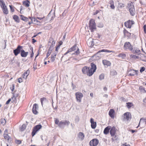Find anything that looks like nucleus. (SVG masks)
I'll return each instance as SVG.
<instances>
[{
    "label": "nucleus",
    "mask_w": 146,
    "mask_h": 146,
    "mask_svg": "<svg viewBox=\"0 0 146 146\" xmlns=\"http://www.w3.org/2000/svg\"><path fill=\"white\" fill-rule=\"evenodd\" d=\"M37 107H38L37 105L36 104H34L33 105L32 111L33 113L35 114H36L38 113V111H36Z\"/></svg>",
    "instance_id": "obj_14"
},
{
    "label": "nucleus",
    "mask_w": 146,
    "mask_h": 146,
    "mask_svg": "<svg viewBox=\"0 0 146 146\" xmlns=\"http://www.w3.org/2000/svg\"><path fill=\"white\" fill-rule=\"evenodd\" d=\"M114 110L112 109H110L109 111V115L112 118H114Z\"/></svg>",
    "instance_id": "obj_21"
},
{
    "label": "nucleus",
    "mask_w": 146,
    "mask_h": 146,
    "mask_svg": "<svg viewBox=\"0 0 146 146\" xmlns=\"http://www.w3.org/2000/svg\"><path fill=\"white\" fill-rule=\"evenodd\" d=\"M61 45V44H59L58 46H57L56 47V49H55V51H57L58 49L59 48H60V45Z\"/></svg>",
    "instance_id": "obj_54"
},
{
    "label": "nucleus",
    "mask_w": 146,
    "mask_h": 146,
    "mask_svg": "<svg viewBox=\"0 0 146 146\" xmlns=\"http://www.w3.org/2000/svg\"><path fill=\"white\" fill-rule=\"evenodd\" d=\"M144 30L145 33H146V25H145L143 26Z\"/></svg>",
    "instance_id": "obj_60"
},
{
    "label": "nucleus",
    "mask_w": 146,
    "mask_h": 146,
    "mask_svg": "<svg viewBox=\"0 0 146 146\" xmlns=\"http://www.w3.org/2000/svg\"><path fill=\"white\" fill-rule=\"evenodd\" d=\"M89 29L92 32H93L96 29V25L94 20L91 19L89 21Z\"/></svg>",
    "instance_id": "obj_1"
},
{
    "label": "nucleus",
    "mask_w": 146,
    "mask_h": 146,
    "mask_svg": "<svg viewBox=\"0 0 146 146\" xmlns=\"http://www.w3.org/2000/svg\"><path fill=\"white\" fill-rule=\"evenodd\" d=\"M29 74V71L28 70L23 74L22 76L23 78L24 79H26Z\"/></svg>",
    "instance_id": "obj_20"
},
{
    "label": "nucleus",
    "mask_w": 146,
    "mask_h": 146,
    "mask_svg": "<svg viewBox=\"0 0 146 146\" xmlns=\"http://www.w3.org/2000/svg\"><path fill=\"white\" fill-rule=\"evenodd\" d=\"M42 128L41 125H38L35 126L33 128L31 135L32 136H33L36 133V132L38 131Z\"/></svg>",
    "instance_id": "obj_3"
},
{
    "label": "nucleus",
    "mask_w": 146,
    "mask_h": 146,
    "mask_svg": "<svg viewBox=\"0 0 146 146\" xmlns=\"http://www.w3.org/2000/svg\"><path fill=\"white\" fill-rule=\"evenodd\" d=\"M121 146H130V145L129 144H127V143H125L124 144H122Z\"/></svg>",
    "instance_id": "obj_47"
},
{
    "label": "nucleus",
    "mask_w": 146,
    "mask_h": 146,
    "mask_svg": "<svg viewBox=\"0 0 146 146\" xmlns=\"http://www.w3.org/2000/svg\"><path fill=\"white\" fill-rule=\"evenodd\" d=\"M118 56L121 57L122 58H125L126 56V55L125 54H124L122 53L119 54Z\"/></svg>",
    "instance_id": "obj_39"
},
{
    "label": "nucleus",
    "mask_w": 146,
    "mask_h": 146,
    "mask_svg": "<svg viewBox=\"0 0 146 146\" xmlns=\"http://www.w3.org/2000/svg\"><path fill=\"white\" fill-rule=\"evenodd\" d=\"M77 50L75 52V53L76 54H79V49L76 46V45H74L72 47L70 48L64 54V55H65L69 53L70 52H71L72 51H74Z\"/></svg>",
    "instance_id": "obj_2"
},
{
    "label": "nucleus",
    "mask_w": 146,
    "mask_h": 146,
    "mask_svg": "<svg viewBox=\"0 0 146 146\" xmlns=\"http://www.w3.org/2000/svg\"><path fill=\"white\" fill-rule=\"evenodd\" d=\"M16 143H17L18 144H20L21 143V142L20 140H18L16 141Z\"/></svg>",
    "instance_id": "obj_59"
},
{
    "label": "nucleus",
    "mask_w": 146,
    "mask_h": 146,
    "mask_svg": "<svg viewBox=\"0 0 146 146\" xmlns=\"http://www.w3.org/2000/svg\"><path fill=\"white\" fill-rule=\"evenodd\" d=\"M30 19V20H31V22H29V23H28V24H29V25H31V24L32 23H33V19H32V18L31 17H29V19Z\"/></svg>",
    "instance_id": "obj_46"
},
{
    "label": "nucleus",
    "mask_w": 146,
    "mask_h": 146,
    "mask_svg": "<svg viewBox=\"0 0 146 146\" xmlns=\"http://www.w3.org/2000/svg\"><path fill=\"white\" fill-rule=\"evenodd\" d=\"M53 49V47H52L50 46L49 49L48 50V51L51 52L52 51Z\"/></svg>",
    "instance_id": "obj_56"
},
{
    "label": "nucleus",
    "mask_w": 146,
    "mask_h": 146,
    "mask_svg": "<svg viewBox=\"0 0 146 146\" xmlns=\"http://www.w3.org/2000/svg\"><path fill=\"white\" fill-rule=\"evenodd\" d=\"M95 72V71H94V70L88 67V74H87V75L90 76L93 74Z\"/></svg>",
    "instance_id": "obj_19"
},
{
    "label": "nucleus",
    "mask_w": 146,
    "mask_h": 146,
    "mask_svg": "<svg viewBox=\"0 0 146 146\" xmlns=\"http://www.w3.org/2000/svg\"><path fill=\"white\" fill-rule=\"evenodd\" d=\"M84 135L82 132H79L78 135V137L81 140H83L84 138Z\"/></svg>",
    "instance_id": "obj_16"
},
{
    "label": "nucleus",
    "mask_w": 146,
    "mask_h": 146,
    "mask_svg": "<svg viewBox=\"0 0 146 146\" xmlns=\"http://www.w3.org/2000/svg\"><path fill=\"white\" fill-rule=\"evenodd\" d=\"M134 24V22L133 21H131L129 20L124 23V25L125 27L129 28H131V25Z\"/></svg>",
    "instance_id": "obj_8"
},
{
    "label": "nucleus",
    "mask_w": 146,
    "mask_h": 146,
    "mask_svg": "<svg viewBox=\"0 0 146 146\" xmlns=\"http://www.w3.org/2000/svg\"><path fill=\"white\" fill-rule=\"evenodd\" d=\"M102 62H103V64L104 65L110 66L111 64V63L108 60H103L102 61Z\"/></svg>",
    "instance_id": "obj_24"
},
{
    "label": "nucleus",
    "mask_w": 146,
    "mask_h": 146,
    "mask_svg": "<svg viewBox=\"0 0 146 146\" xmlns=\"http://www.w3.org/2000/svg\"><path fill=\"white\" fill-rule=\"evenodd\" d=\"M50 43H51V44L50 46L53 47L55 45V42L54 39L52 38H50L49 39L48 45H50Z\"/></svg>",
    "instance_id": "obj_12"
},
{
    "label": "nucleus",
    "mask_w": 146,
    "mask_h": 146,
    "mask_svg": "<svg viewBox=\"0 0 146 146\" xmlns=\"http://www.w3.org/2000/svg\"><path fill=\"white\" fill-rule=\"evenodd\" d=\"M4 137L5 139L8 140H9L11 138L10 136H9L8 134L6 133H4Z\"/></svg>",
    "instance_id": "obj_33"
},
{
    "label": "nucleus",
    "mask_w": 146,
    "mask_h": 146,
    "mask_svg": "<svg viewBox=\"0 0 146 146\" xmlns=\"http://www.w3.org/2000/svg\"><path fill=\"white\" fill-rule=\"evenodd\" d=\"M36 64H37V63L36 62H35L34 63V65H33V68L34 70H35L36 69Z\"/></svg>",
    "instance_id": "obj_45"
},
{
    "label": "nucleus",
    "mask_w": 146,
    "mask_h": 146,
    "mask_svg": "<svg viewBox=\"0 0 146 146\" xmlns=\"http://www.w3.org/2000/svg\"><path fill=\"white\" fill-rule=\"evenodd\" d=\"M111 8L112 9H114L115 8V6L113 4H111L110 6Z\"/></svg>",
    "instance_id": "obj_62"
},
{
    "label": "nucleus",
    "mask_w": 146,
    "mask_h": 146,
    "mask_svg": "<svg viewBox=\"0 0 146 146\" xmlns=\"http://www.w3.org/2000/svg\"><path fill=\"white\" fill-rule=\"evenodd\" d=\"M98 140L96 139H94L90 141V146H96L98 145Z\"/></svg>",
    "instance_id": "obj_9"
},
{
    "label": "nucleus",
    "mask_w": 146,
    "mask_h": 146,
    "mask_svg": "<svg viewBox=\"0 0 146 146\" xmlns=\"http://www.w3.org/2000/svg\"><path fill=\"white\" fill-rule=\"evenodd\" d=\"M99 78L100 80H101L104 78V75L103 74H102L99 76Z\"/></svg>",
    "instance_id": "obj_42"
},
{
    "label": "nucleus",
    "mask_w": 146,
    "mask_h": 146,
    "mask_svg": "<svg viewBox=\"0 0 146 146\" xmlns=\"http://www.w3.org/2000/svg\"><path fill=\"white\" fill-rule=\"evenodd\" d=\"M88 67L86 66H84L82 69V72L84 74H87V75L88 72Z\"/></svg>",
    "instance_id": "obj_17"
},
{
    "label": "nucleus",
    "mask_w": 146,
    "mask_h": 146,
    "mask_svg": "<svg viewBox=\"0 0 146 146\" xmlns=\"http://www.w3.org/2000/svg\"><path fill=\"white\" fill-rule=\"evenodd\" d=\"M1 122L2 124H3V125H4L5 124L6 121L5 119H1Z\"/></svg>",
    "instance_id": "obj_40"
},
{
    "label": "nucleus",
    "mask_w": 146,
    "mask_h": 146,
    "mask_svg": "<svg viewBox=\"0 0 146 146\" xmlns=\"http://www.w3.org/2000/svg\"><path fill=\"white\" fill-rule=\"evenodd\" d=\"M139 89L141 92L143 93L146 92V91L145 90L144 88L142 86L139 87Z\"/></svg>",
    "instance_id": "obj_34"
},
{
    "label": "nucleus",
    "mask_w": 146,
    "mask_h": 146,
    "mask_svg": "<svg viewBox=\"0 0 146 146\" xmlns=\"http://www.w3.org/2000/svg\"><path fill=\"white\" fill-rule=\"evenodd\" d=\"M95 122L94 121V119L92 118H91V119H90V122H91V123H94Z\"/></svg>",
    "instance_id": "obj_64"
},
{
    "label": "nucleus",
    "mask_w": 146,
    "mask_h": 146,
    "mask_svg": "<svg viewBox=\"0 0 146 146\" xmlns=\"http://www.w3.org/2000/svg\"><path fill=\"white\" fill-rule=\"evenodd\" d=\"M96 126V122L91 123V127L93 129H95Z\"/></svg>",
    "instance_id": "obj_35"
},
{
    "label": "nucleus",
    "mask_w": 146,
    "mask_h": 146,
    "mask_svg": "<svg viewBox=\"0 0 146 146\" xmlns=\"http://www.w3.org/2000/svg\"><path fill=\"white\" fill-rule=\"evenodd\" d=\"M110 133L111 136L115 137L114 139L112 138V141L113 140L114 141V140H117V138H116V136L115 135L116 133L115 128V127H113L111 128Z\"/></svg>",
    "instance_id": "obj_6"
},
{
    "label": "nucleus",
    "mask_w": 146,
    "mask_h": 146,
    "mask_svg": "<svg viewBox=\"0 0 146 146\" xmlns=\"http://www.w3.org/2000/svg\"><path fill=\"white\" fill-rule=\"evenodd\" d=\"M110 128V127L108 126L105 128L104 130V134L106 135L109 132V130Z\"/></svg>",
    "instance_id": "obj_23"
},
{
    "label": "nucleus",
    "mask_w": 146,
    "mask_h": 146,
    "mask_svg": "<svg viewBox=\"0 0 146 146\" xmlns=\"http://www.w3.org/2000/svg\"><path fill=\"white\" fill-rule=\"evenodd\" d=\"M46 100V98H41L40 99V101L42 104V105H43V101Z\"/></svg>",
    "instance_id": "obj_50"
},
{
    "label": "nucleus",
    "mask_w": 146,
    "mask_h": 146,
    "mask_svg": "<svg viewBox=\"0 0 146 146\" xmlns=\"http://www.w3.org/2000/svg\"><path fill=\"white\" fill-rule=\"evenodd\" d=\"M90 65L91 66L90 68L94 70V71H96V65H95L94 63H91Z\"/></svg>",
    "instance_id": "obj_27"
},
{
    "label": "nucleus",
    "mask_w": 146,
    "mask_h": 146,
    "mask_svg": "<svg viewBox=\"0 0 146 146\" xmlns=\"http://www.w3.org/2000/svg\"><path fill=\"white\" fill-rule=\"evenodd\" d=\"M126 104H127V107L128 108L131 107L132 106V104L131 103L128 102Z\"/></svg>",
    "instance_id": "obj_43"
},
{
    "label": "nucleus",
    "mask_w": 146,
    "mask_h": 146,
    "mask_svg": "<svg viewBox=\"0 0 146 146\" xmlns=\"http://www.w3.org/2000/svg\"><path fill=\"white\" fill-rule=\"evenodd\" d=\"M56 53L54 52L53 54H52L51 57V61L52 62H53L55 60L56 58Z\"/></svg>",
    "instance_id": "obj_25"
},
{
    "label": "nucleus",
    "mask_w": 146,
    "mask_h": 146,
    "mask_svg": "<svg viewBox=\"0 0 146 146\" xmlns=\"http://www.w3.org/2000/svg\"><path fill=\"white\" fill-rule=\"evenodd\" d=\"M145 68L143 67H142L141 68V69L140 70V72H142L143 71L145 70Z\"/></svg>",
    "instance_id": "obj_48"
},
{
    "label": "nucleus",
    "mask_w": 146,
    "mask_h": 146,
    "mask_svg": "<svg viewBox=\"0 0 146 146\" xmlns=\"http://www.w3.org/2000/svg\"><path fill=\"white\" fill-rule=\"evenodd\" d=\"M21 19L22 20L25 21H29V18L24 17L23 15H21Z\"/></svg>",
    "instance_id": "obj_32"
},
{
    "label": "nucleus",
    "mask_w": 146,
    "mask_h": 146,
    "mask_svg": "<svg viewBox=\"0 0 146 146\" xmlns=\"http://www.w3.org/2000/svg\"><path fill=\"white\" fill-rule=\"evenodd\" d=\"M23 48L22 46L18 45L16 49L13 50V53L15 56H17L21 52L22 49Z\"/></svg>",
    "instance_id": "obj_7"
},
{
    "label": "nucleus",
    "mask_w": 146,
    "mask_h": 146,
    "mask_svg": "<svg viewBox=\"0 0 146 146\" xmlns=\"http://www.w3.org/2000/svg\"><path fill=\"white\" fill-rule=\"evenodd\" d=\"M139 57L142 60L146 59V56L143 54H140L139 55Z\"/></svg>",
    "instance_id": "obj_31"
},
{
    "label": "nucleus",
    "mask_w": 146,
    "mask_h": 146,
    "mask_svg": "<svg viewBox=\"0 0 146 146\" xmlns=\"http://www.w3.org/2000/svg\"><path fill=\"white\" fill-rule=\"evenodd\" d=\"M4 13L7 14L8 13V11L6 6L2 8Z\"/></svg>",
    "instance_id": "obj_30"
},
{
    "label": "nucleus",
    "mask_w": 146,
    "mask_h": 146,
    "mask_svg": "<svg viewBox=\"0 0 146 146\" xmlns=\"http://www.w3.org/2000/svg\"><path fill=\"white\" fill-rule=\"evenodd\" d=\"M70 124V122L66 120L64 121H61L59 122L58 124V126L61 128H63L65 125H66L68 126Z\"/></svg>",
    "instance_id": "obj_4"
},
{
    "label": "nucleus",
    "mask_w": 146,
    "mask_h": 146,
    "mask_svg": "<svg viewBox=\"0 0 146 146\" xmlns=\"http://www.w3.org/2000/svg\"><path fill=\"white\" fill-rule=\"evenodd\" d=\"M132 51V52L134 54H138L139 55L140 54V50L137 48H134Z\"/></svg>",
    "instance_id": "obj_22"
},
{
    "label": "nucleus",
    "mask_w": 146,
    "mask_h": 146,
    "mask_svg": "<svg viewBox=\"0 0 146 146\" xmlns=\"http://www.w3.org/2000/svg\"><path fill=\"white\" fill-rule=\"evenodd\" d=\"M98 27H103V24L102 23H100L98 24Z\"/></svg>",
    "instance_id": "obj_52"
},
{
    "label": "nucleus",
    "mask_w": 146,
    "mask_h": 146,
    "mask_svg": "<svg viewBox=\"0 0 146 146\" xmlns=\"http://www.w3.org/2000/svg\"><path fill=\"white\" fill-rule=\"evenodd\" d=\"M75 95L77 101L80 102L82 98L83 97V94L81 93L77 92L76 93Z\"/></svg>",
    "instance_id": "obj_11"
},
{
    "label": "nucleus",
    "mask_w": 146,
    "mask_h": 146,
    "mask_svg": "<svg viewBox=\"0 0 146 146\" xmlns=\"http://www.w3.org/2000/svg\"><path fill=\"white\" fill-rule=\"evenodd\" d=\"M18 82L20 83L23 82L22 79L21 78H19L18 79Z\"/></svg>",
    "instance_id": "obj_57"
},
{
    "label": "nucleus",
    "mask_w": 146,
    "mask_h": 146,
    "mask_svg": "<svg viewBox=\"0 0 146 146\" xmlns=\"http://www.w3.org/2000/svg\"><path fill=\"white\" fill-rule=\"evenodd\" d=\"M130 114L128 112L124 113L123 114V119H126L127 121L129 120L130 117Z\"/></svg>",
    "instance_id": "obj_13"
},
{
    "label": "nucleus",
    "mask_w": 146,
    "mask_h": 146,
    "mask_svg": "<svg viewBox=\"0 0 146 146\" xmlns=\"http://www.w3.org/2000/svg\"><path fill=\"white\" fill-rule=\"evenodd\" d=\"M31 50H32V53L31 54V57L32 58L33 57V56H34V53H33V48L31 47Z\"/></svg>",
    "instance_id": "obj_49"
},
{
    "label": "nucleus",
    "mask_w": 146,
    "mask_h": 146,
    "mask_svg": "<svg viewBox=\"0 0 146 146\" xmlns=\"http://www.w3.org/2000/svg\"><path fill=\"white\" fill-rule=\"evenodd\" d=\"M128 8L131 15L132 16H134L135 12L134 6L130 4Z\"/></svg>",
    "instance_id": "obj_10"
},
{
    "label": "nucleus",
    "mask_w": 146,
    "mask_h": 146,
    "mask_svg": "<svg viewBox=\"0 0 146 146\" xmlns=\"http://www.w3.org/2000/svg\"><path fill=\"white\" fill-rule=\"evenodd\" d=\"M123 48L125 50L128 49L132 51L133 50V46L129 42H127L124 43Z\"/></svg>",
    "instance_id": "obj_5"
},
{
    "label": "nucleus",
    "mask_w": 146,
    "mask_h": 146,
    "mask_svg": "<svg viewBox=\"0 0 146 146\" xmlns=\"http://www.w3.org/2000/svg\"><path fill=\"white\" fill-rule=\"evenodd\" d=\"M119 5H120V7H124V6H125V5L123 4L120 3L119 4Z\"/></svg>",
    "instance_id": "obj_61"
},
{
    "label": "nucleus",
    "mask_w": 146,
    "mask_h": 146,
    "mask_svg": "<svg viewBox=\"0 0 146 146\" xmlns=\"http://www.w3.org/2000/svg\"><path fill=\"white\" fill-rule=\"evenodd\" d=\"M13 18L15 20V21L19 23V19L17 15H14L13 17Z\"/></svg>",
    "instance_id": "obj_29"
},
{
    "label": "nucleus",
    "mask_w": 146,
    "mask_h": 146,
    "mask_svg": "<svg viewBox=\"0 0 146 146\" xmlns=\"http://www.w3.org/2000/svg\"><path fill=\"white\" fill-rule=\"evenodd\" d=\"M51 53V52L48 51L46 54V58H47L49 56Z\"/></svg>",
    "instance_id": "obj_58"
},
{
    "label": "nucleus",
    "mask_w": 146,
    "mask_h": 146,
    "mask_svg": "<svg viewBox=\"0 0 146 146\" xmlns=\"http://www.w3.org/2000/svg\"><path fill=\"white\" fill-rule=\"evenodd\" d=\"M0 5L2 8L6 6L3 0H0Z\"/></svg>",
    "instance_id": "obj_28"
},
{
    "label": "nucleus",
    "mask_w": 146,
    "mask_h": 146,
    "mask_svg": "<svg viewBox=\"0 0 146 146\" xmlns=\"http://www.w3.org/2000/svg\"><path fill=\"white\" fill-rule=\"evenodd\" d=\"M26 125L25 124H23L22 125L21 127L20 130L21 131H23L25 129Z\"/></svg>",
    "instance_id": "obj_37"
},
{
    "label": "nucleus",
    "mask_w": 146,
    "mask_h": 146,
    "mask_svg": "<svg viewBox=\"0 0 146 146\" xmlns=\"http://www.w3.org/2000/svg\"><path fill=\"white\" fill-rule=\"evenodd\" d=\"M140 123H142L143 125H145L146 124V119L143 118H141L140 119L138 125L137 127V128L140 125Z\"/></svg>",
    "instance_id": "obj_26"
},
{
    "label": "nucleus",
    "mask_w": 146,
    "mask_h": 146,
    "mask_svg": "<svg viewBox=\"0 0 146 146\" xmlns=\"http://www.w3.org/2000/svg\"><path fill=\"white\" fill-rule=\"evenodd\" d=\"M111 52L112 51H111L109 50H107L106 49H102V50H99L98 52Z\"/></svg>",
    "instance_id": "obj_36"
},
{
    "label": "nucleus",
    "mask_w": 146,
    "mask_h": 146,
    "mask_svg": "<svg viewBox=\"0 0 146 146\" xmlns=\"http://www.w3.org/2000/svg\"><path fill=\"white\" fill-rule=\"evenodd\" d=\"M136 71L134 70H131L129 71V75L131 76H133L136 74H137Z\"/></svg>",
    "instance_id": "obj_18"
},
{
    "label": "nucleus",
    "mask_w": 146,
    "mask_h": 146,
    "mask_svg": "<svg viewBox=\"0 0 146 146\" xmlns=\"http://www.w3.org/2000/svg\"><path fill=\"white\" fill-rule=\"evenodd\" d=\"M17 96H17L13 95V97L12 98V100H13V102L15 101L16 98Z\"/></svg>",
    "instance_id": "obj_44"
},
{
    "label": "nucleus",
    "mask_w": 146,
    "mask_h": 146,
    "mask_svg": "<svg viewBox=\"0 0 146 146\" xmlns=\"http://www.w3.org/2000/svg\"><path fill=\"white\" fill-rule=\"evenodd\" d=\"M29 2L28 1L24 2L23 4L24 5H25L27 7H28L29 6Z\"/></svg>",
    "instance_id": "obj_38"
},
{
    "label": "nucleus",
    "mask_w": 146,
    "mask_h": 146,
    "mask_svg": "<svg viewBox=\"0 0 146 146\" xmlns=\"http://www.w3.org/2000/svg\"><path fill=\"white\" fill-rule=\"evenodd\" d=\"M59 120L57 119H56L55 121V123L56 124H58H58L59 123Z\"/></svg>",
    "instance_id": "obj_51"
},
{
    "label": "nucleus",
    "mask_w": 146,
    "mask_h": 146,
    "mask_svg": "<svg viewBox=\"0 0 146 146\" xmlns=\"http://www.w3.org/2000/svg\"><path fill=\"white\" fill-rule=\"evenodd\" d=\"M32 19H33V21L34 22H37H37H39V23L40 22L39 21H38L37 19H35V18H32Z\"/></svg>",
    "instance_id": "obj_53"
},
{
    "label": "nucleus",
    "mask_w": 146,
    "mask_h": 146,
    "mask_svg": "<svg viewBox=\"0 0 146 146\" xmlns=\"http://www.w3.org/2000/svg\"><path fill=\"white\" fill-rule=\"evenodd\" d=\"M28 54V52H26L23 49H22L21 52V55L23 57H25L27 56Z\"/></svg>",
    "instance_id": "obj_15"
},
{
    "label": "nucleus",
    "mask_w": 146,
    "mask_h": 146,
    "mask_svg": "<svg viewBox=\"0 0 146 146\" xmlns=\"http://www.w3.org/2000/svg\"><path fill=\"white\" fill-rule=\"evenodd\" d=\"M130 57L132 58H133L135 59H137L139 57V56H137L134 55H131L130 56Z\"/></svg>",
    "instance_id": "obj_41"
},
{
    "label": "nucleus",
    "mask_w": 146,
    "mask_h": 146,
    "mask_svg": "<svg viewBox=\"0 0 146 146\" xmlns=\"http://www.w3.org/2000/svg\"><path fill=\"white\" fill-rule=\"evenodd\" d=\"M11 99H9L6 102V104H9V102H10V101H11Z\"/></svg>",
    "instance_id": "obj_63"
},
{
    "label": "nucleus",
    "mask_w": 146,
    "mask_h": 146,
    "mask_svg": "<svg viewBox=\"0 0 146 146\" xmlns=\"http://www.w3.org/2000/svg\"><path fill=\"white\" fill-rule=\"evenodd\" d=\"M9 7H10L11 11L12 12H13L14 11V8L13 7H12V5H9Z\"/></svg>",
    "instance_id": "obj_55"
}]
</instances>
